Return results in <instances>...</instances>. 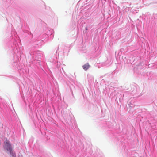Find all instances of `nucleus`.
<instances>
[{
  "label": "nucleus",
  "mask_w": 157,
  "mask_h": 157,
  "mask_svg": "<svg viewBox=\"0 0 157 157\" xmlns=\"http://www.w3.org/2000/svg\"><path fill=\"white\" fill-rule=\"evenodd\" d=\"M5 148L10 152V154H12L13 156H15L14 154H13L11 146L8 141L6 140L5 142Z\"/></svg>",
  "instance_id": "nucleus-1"
},
{
  "label": "nucleus",
  "mask_w": 157,
  "mask_h": 157,
  "mask_svg": "<svg viewBox=\"0 0 157 157\" xmlns=\"http://www.w3.org/2000/svg\"><path fill=\"white\" fill-rule=\"evenodd\" d=\"M90 67V65L88 63H86L83 66V69L85 71L87 70Z\"/></svg>",
  "instance_id": "nucleus-2"
},
{
  "label": "nucleus",
  "mask_w": 157,
  "mask_h": 157,
  "mask_svg": "<svg viewBox=\"0 0 157 157\" xmlns=\"http://www.w3.org/2000/svg\"><path fill=\"white\" fill-rule=\"evenodd\" d=\"M86 30H87L88 29H87V27H86Z\"/></svg>",
  "instance_id": "nucleus-3"
}]
</instances>
